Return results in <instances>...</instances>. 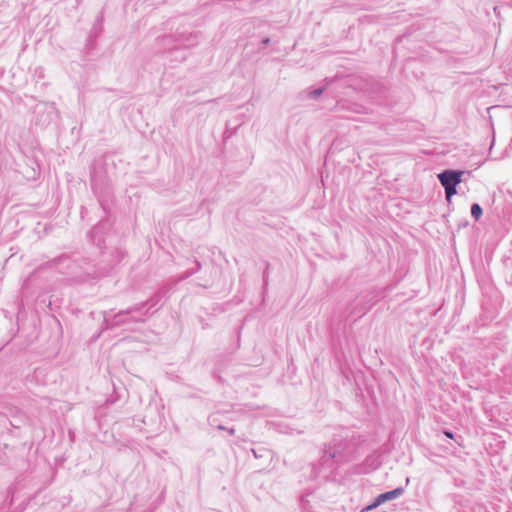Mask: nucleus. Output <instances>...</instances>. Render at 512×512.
Listing matches in <instances>:
<instances>
[{
    "label": "nucleus",
    "mask_w": 512,
    "mask_h": 512,
    "mask_svg": "<svg viewBox=\"0 0 512 512\" xmlns=\"http://www.w3.org/2000/svg\"><path fill=\"white\" fill-rule=\"evenodd\" d=\"M208 421H209V424L211 426H215L217 427V429L219 430H227L229 432V434L233 435L235 430L233 428H230V429H227L225 426L221 425L218 423V420H217V414L214 413V414H211L208 418Z\"/></svg>",
    "instance_id": "39448f33"
},
{
    "label": "nucleus",
    "mask_w": 512,
    "mask_h": 512,
    "mask_svg": "<svg viewBox=\"0 0 512 512\" xmlns=\"http://www.w3.org/2000/svg\"><path fill=\"white\" fill-rule=\"evenodd\" d=\"M99 229H100V226H96V227H94V228L92 229V231H91V233H90V236H91L92 240H94V239H95V235L98 233Z\"/></svg>",
    "instance_id": "1a4fd4ad"
},
{
    "label": "nucleus",
    "mask_w": 512,
    "mask_h": 512,
    "mask_svg": "<svg viewBox=\"0 0 512 512\" xmlns=\"http://www.w3.org/2000/svg\"><path fill=\"white\" fill-rule=\"evenodd\" d=\"M483 210L481 206L478 203H473L471 205V215L475 218V220H478L482 216Z\"/></svg>",
    "instance_id": "423d86ee"
},
{
    "label": "nucleus",
    "mask_w": 512,
    "mask_h": 512,
    "mask_svg": "<svg viewBox=\"0 0 512 512\" xmlns=\"http://www.w3.org/2000/svg\"><path fill=\"white\" fill-rule=\"evenodd\" d=\"M463 173L460 170H444L437 175L440 184L445 190L448 201L457 193L456 187L461 182Z\"/></svg>",
    "instance_id": "f257e3e1"
},
{
    "label": "nucleus",
    "mask_w": 512,
    "mask_h": 512,
    "mask_svg": "<svg viewBox=\"0 0 512 512\" xmlns=\"http://www.w3.org/2000/svg\"><path fill=\"white\" fill-rule=\"evenodd\" d=\"M444 434L448 437V438H453V433L450 432V431H445Z\"/></svg>",
    "instance_id": "f8f14e48"
},
{
    "label": "nucleus",
    "mask_w": 512,
    "mask_h": 512,
    "mask_svg": "<svg viewBox=\"0 0 512 512\" xmlns=\"http://www.w3.org/2000/svg\"><path fill=\"white\" fill-rule=\"evenodd\" d=\"M345 445L341 441H335L333 444L325 446L323 456L321 457L322 465L331 466L332 463H339L343 460V451Z\"/></svg>",
    "instance_id": "f03ea898"
},
{
    "label": "nucleus",
    "mask_w": 512,
    "mask_h": 512,
    "mask_svg": "<svg viewBox=\"0 0 512 512\" xmlns=\"http://www.w3.org/2000/svg\"><path fill=\"white\" fill-rule=\"evenodd\" d=\"M403 493H404V489L401 487H398L391 491H387L382 494H379L374 499V501L370 505H368L363 511H370L372 509H375L387 501H391V500L399 498Z\"/></svg>",
    "instance_id": "7ed1b4c3"
},
{
    "label": "nucleus",
    "mask_w": 512,
    "mask_h": 512,
    "mask_svg": "<svg viewBox=\"0 0 512 512\" xmlns=\"http://www.w3.org/2000/svg\"><path fill=\"white\" fill-rule=\"evenodd\" d=\"M160 43H161V45L165 46L166 49H168V50H171L173 48H177V47H179L181 45L189 46V45L192 44V43L189 42V37H186L184 35H182L181 39L178 40V43L173 45V46L171 45L172 43H174V39H173L172 35L164 36L163 38H161Z\"/></svg>",
    "instance_id": "20e7f679"
},
{
    "label": "nucleus",
    "mask_w": 512,
    "mask_h": 512,
    "mask_svg": "<svg viewBox=\"0 0 512 512\" xmlns=\"http://www.w3.org/2000/svg\"><path fill=\"white\" fill-rule=\"evenodd\" d=\"M252 453L254 455L255 458H261L263 457V454L261 452H258L257 450L255 449H252Z\"/></svg>",
    "instance_id": "9d476101"
},
{
    "label": "nucleus",
    "mask_w": 512,
    "mask_h": 512,
    "mask_svg": "<svg viewBox=\"0 0 512 512\" xmlns=\"http://www.w3.org/2000/svg\"><path fill=\"white\" fill-rule=\"evenodd\" d=\"M196 264H197V269H199L200 268V263L196 262Z\"/></svg>",
    "instance_id": "ddd939ff"
},
{
    "label": "nucleus",
    "mask_w": 512,
    "mask_h": 512,
    "mask_svg": "<svg viewBox=\"0 0 512 512\" xmlns=\"http://www.w3.org/2000/svg\"><path fill=\"white\" fill-rule=\"evenodd\" d=\"M143 307H144V304H143V305H141V307H139V308L135 307V308H132V309L128 310V311H127V313H131V312H133V311L140 310V309H141V308H143ZM124 314H126V312H120V313H118V314L116 315V317H117V318H120V317H121L122 315H124Z\"/></svg>",
    "instance_id": "6e6552de"
},
{
    "label": "nucleus",
    "mask_w": 512,
    "mask_h": 512,
    "mask_svg": "<svg viewBox=\"0 0 512 512\" xmlns=\"http://www.w3.org/2000/svg\"><path fill=\"white\" fill-rule=\"evenodd\" d=\"M322 93H323V89H322V88H317V89L312 90V91L309 93V97H310V98H312V99H316V98H317V97H319Z\"/></svg>",
    "instance_id": "0eeeda50"
},
{
    "label": "nucleus",
    "mask_w": 512,
    "mask_h": 512,
    "mask_svg": "<svg viewBox=\"0 0 512 512\" xmlns=\"http://www.w3.org/2000/svg\"><path fill=\"white\" fill-rule=\"evenodd\" d=\"M269 42H270V39H269V38H264V39L262 40V44H263L264 46L268 45V44H269Z\"/></svg>",
    "instance_id": "9b49d317"
}]
</instances>
